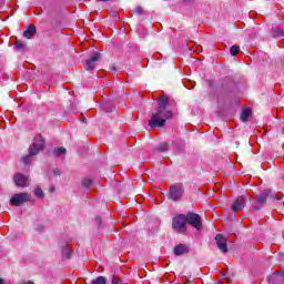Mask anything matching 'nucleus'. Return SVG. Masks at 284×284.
<instances>
[{"mask_svg":"<svg viewBox=\"0 0 284 284\" xmlns=\"http://www.w3.org/2000/svg\"><path fill=\"white\" fill-rule=\"evenodd\" d=\"M169 105L170 99L168 95H161L158 100L155 112H153L149 119V125L152 130L163 128L168 119H172V116H174L172 110L168 109Z\"/></svg>","mask_w":284,"mask_h":284,"instance_id":"obj_1","label":"nucleus"},{"mask_svg":"<svg viewBox=\"0 0 284 284\" xmlns=\"http://www.w3.org/2000/svg\"><path fill=\"white\" fill-rule=\"evenodd\" d=\"M45 148V140L41 135H36L33 143L29 146V154L21 159L24 165L32 163V156H37Z\"/></svg>","mask_w":284,"mask_h":284,"instance_id":"obj_2","label":"nucleus"},{"mask_svg":"<svg viewBox=\"0 0 284 284\" xmlns=\"http://www.w3.org/2000/svg\"><path fill=\"white\" fill-rule=\"evenodd\" d=\"M172 229L178 234H186V232H187V221L185 219V214H179L175 217H173Z\"/></svg>","mask_w":284,"mask_h":284,"instance_id":"obj_3","label":"nucleus"},{"mask_svg":"<svg viewBox=\"0 0 284 284\" xmlns=\"http://www.w3.org/2000/svg\"><path fill=\"white\" fill-rule=\"evenodd\" d=\"M32 199V194L24 192V193H16L11 196L10 203L13 207H21L23 203H28Z\"/></svg>","mask_w":284,"mask_h":284,"instance_id":"obj_4","label":"nucleus"},{"mask_svg":"<svg viewBox=\"0 0 284 284\" xmlns=\"http://www.w3.org/2000/svg\"><path fill=\"white\" fill-rule=\"evenodd\" d=\"M267 199H272V201H281V196L276 195V192L272 191V189H265L257 195L256 201L261 205H265Z\"/></svg>","mask_w":284,"mask_h":284,"instance_id":"obj_5","label":"nucleus"},{"mask_svg":"<svg viewBox=\"0 0 284 284\" xmlns=\"http://www.w3.org/2000/svg\"><path fill=\"white\" fill-rule=\"evenodd\" d=\"M267 199H272V201H281V196L276 195V192L272 191V189H265L257 195L256 201L261 205H265Z\"/></svg>","mask_w":284,"mask_h":284,"instance_id":"obj_6","label":"nucleus"},{"mask_svg":"<svg viewBox=\"0 0 284 284\" xmlns=\"http://www.w3.org/2000/svg\"><path fill=\"white\" fill-rule=\"evenodd\" d=\"M185 219L186 224L191 225L192 227H195L197 232H200V230H203V219L201 217V215L196 213H187L185 215Z\"/></svg>","mask_w":284,"mask_h":284,"instance_id":"obj_7","label":"nucleus"},{"mask_svg":"<svg viewBox=\"0 0 284 284\" xmlns=\"http://www.w3.org/2000/svg\"><path fill=\"white\" fill-rule=\"evenodd\" d=\"M183 194H185V190L182 184H172L169 189V199L171 201H181Z\"/></svg>","mask_w":284,"mask_h":284,"instance_id":"obj_8","label":"nucleus"},{"mask_svg":"<svg viewBox=\"0 0 284 284\" xmlns=\"http://www.w3.org/2000/svg\"><path fill=\"white\" fill-rule=\"evenodd\" d=\"M13 181L18 187H29L30 186V178H28L21 173H17L13 176Z\"/></svg>","mask_w":284,"mask_h":284,"instance_id":"obj_9","label":"nucleus"},{"mask_svg":"<svg viewBox=\"0 0 284 284\" xmlns=\"http://www.w3.org/2000/svg\"><path fill=\"white\" fill-rule=\"evenodd\" d=\"M215 243L217 245V248L223 252V254H227V237H225L223 234H217L215 236Z\"/></svg>","mask_w":284,"mask_h":284,"instance_id":"obj_10","label":"nucleus"},{"mask_svg":"<svg viewBox=\"0 0 284 284\" xmlns=\"http://www.w3.org/2000/svg\"><path fill=\"white\" fill-rule=\"evenodd\" d=\"M101 59V53L95 52L89 60L85 61L84 63V69L85 70H94L97 68V62L100 61Z\"/></svg>","mask_w":284,"mask_h":284,"instance_id":"obj_11","label":"nucleus"},{"mask_svg":"<svg viewBox=\"0 0 284 284\" xmlns=\"http://www.w3.org/2000/svg\"><path fill=\"white\" fill-rule=\"evenodd\" d=\"M245 207V200L243 197H239L233 205L231 206V210L233 212H241Z\"/></svg>","mask_w":284,"mask_h":284,"instance_id":"obj_12","label":"nucleus"},{"mask_svg":"<svg viewBox=\"0 0 284 284\" xmlns=\"http://www.w3.org/2000/svg\"><path fill=\"white\" fill-rule=\"evenodd\" d=\"M187 252H190V250L185 244H179L174 247V254L176 256H182V254H187Z\"/></svg>","mask_w":284,"mask_h":284,"instance_id":"obj_13","label":"nucleus"},{"mask_svg":"<svg viewBox=\"0 0 284 284\" xmlns=\"http://www.w3.org/2000/svg\"><path fill=\"white\" fill-rule=\"evenodd\" d=\"M37 34V27L34 26H29L28 29L23 32V37L27 39H32Z\"/></svg>","mask_w":284,"mask_h":284,"instance_id":"obj_14","label":"nucleus"},{"mask_svg":"<svg viewBox=\"0 0 284 284\" xmlns=\"http://www.w3.org/2000/svg\"><path fill=\"white\" fill-rule=\"evenodd\" d=\"M250 116H252V109L250 108L243 109L241 113V120L245 123V121H247Z\"/></svg>","mask_w":284,"mask_h":284,"instance_id":"obj_15","label":"nucleus"},{"mask_svg":"<svg viewBox=\"0 0 284 284\" xmlns=\"http://www.w3.org/2000/svg\"><path fill=\"white\" fill-rule=\"evenodd\" d=\"M72 256V248H70V245H64L62 247V257L63 258H70Z\"/></svg>","mask_w":284,"mask_h":284,"instance_id":"obj_16","label":"nucleus"},{"mask_svg":"<svg viewBox=\"0 0 284 284\" xmlns=\"http://www.w3.org/2000/svg\"><path fill=\"white\" fill-rule=\"evenodd\" d=\"M273 284H284V272L274 276Z\"/></svg>","mask_w":284,"mask_h":284,"instance_id":"obj_17","label":"nucleus"},{"mask_svg":"<svg viewBox=\"0 0 284 284\" xmlns=\"http://www.w3.org/2000/svg\"><path fill=\"white\" fill-rule=\"evenodd\" d=\"M170 144L168 142H162L156 146L158 152H168Z\"/></svg>","mask_w":284,"mask_h":284,"instance_id":"obj_18","label":"nucleus"},{"mask_svg":"<svg viewBox=\"0 0 284 284\" xmlns=\"http://www.w3.org/2000/svg\"><path fill=\"white\" fill-rule=\"evenodd\" d=\"M91 284H108V278H105V276H98L92 280Z\"/></svg>","mask_w":284,"mask_h":284,"instance_id":"obj_19","label":"nucleus"},{"mask_svg":"<svg viewBox=\"0 0 284 284\" xmlns=\"http://www.w3.org/2000/svg\"><path fill=\"white\" fill-rule=\"evenodd\" d=\"M93 181H92V179H89V178H84L83 180H82V185H83V187H85L87 190H90V187H91V185H93Z\"/></svg>","mask_w":284,"mask_h":284,"instance_id":"obj_20","label":"nucleus"},{"mask_svg":"<svg viewBox=\"0 0 284 284\" xmlns=\"http://www.w3.org/2000/svg\"><path fill=\"white\" fill-rule=\"evenodd\" d=\"M239 52H241V47H239V44H234L233 47H231L230 53L232 54V57H236Z\"/></svg>","mask_w":284,"mask_h":284,"instance_id":"obj_21","label":"nucleus"},{"mask_svg":"<svg viewBox=\"0 0 284 284\" xmlns=\"http://www.w3.org/2000/svg\"><path fill=\"white\" fill-rule=\"evenodd\" d=\"M16 50L23 51L26 50V43L23 41L17 40L14 43Z\"/></svg>","mask_w":284,"mask_h":284,"instance_id":"obj_22","label":"nucleus"},{"mask_svg":"<svg viewBox=\"0 0 284 284\" xmlns=\"http://www.w3.org/2000/svg\"><path fill=\"white\" fill-rule=\"evenodd\" d=\"M67 150L63 146L60 148H55L53 150V154H55V156H61V154H65Z\"/></svg>","mask_w":284,"mask_h":284,"instance_id":"obj_23","label":"nucleus"},{"mask_svg":"<svg viewBox=\"0 0 284 284\" xmlns=\"http://www.w3.org/2000/svg\"><path fill=\"white\" fill-rule=\"evenodd\" d=\"M34 194L36 196H38V199H43V196H45V194L43 193V190H41L40 186L36 187Z\"/></svg>","mask_w":284,"mask_h":284,"instance_id":"obj_24","label":"nucleus"},{"mask_svg":"<svg viewBox=\"0 0 284 284\" xmlns=\"http://www.w3.org/2000/svg\"><path fill=\"white\" fill-rule=\"evenodd\" d=\"M121 278L116 277L115 275H113V278H112V284H121Z\"/></svg>","mask_w":284,"mask_h":284,"instance_id":"obj_25","label":"nucleus"},{"mask_svg":"<svg viewBox=\"0 0 284 284\" xmlns=\"http://www.w3.org/2000/svg\"><path fill=\"white\" fill-rule=\"evenodd\" d=\"M274 37H283V31L282 29H277L274 31Z\"/></svg>","mask_w":284,"mask_h":284,"instance_id":"obj_26","label":"nucleus"},{"mask_svg":"<svg viewBox=\"0 0 284 284\" xmlns=\"http://www.w3.org/2000/svg\"><path fill=\"white\" fill-rule=\"evenodd\" d=\"M95 223H97L98 227H101V223H102L101 216L95 217Z\"/></svg>","mask_w":284,"mask_h":284,"instance_id":"obj_27","label":"nucleus"},{"mask_svg":"<svg viewBox=\"0 0 284 284\" xmlns=\"http://www.w3.org/2000/svg\"><path fill=\"white\" fill-rule=\"evenodd\" d=\"M135 13H136V14H143V8L136 7V8H135Z\"/></svg>","mask_w":284,"mask_h":284,"instance_id":"obj_28","label":"nucleus"},{"mask_svg":"<svg viewBox=\"0 0 284 284\" xmlns=\"http://www.w3.org/2000/svg\"><path fill=\"white\" fill-rule=\"evenodd\" d=\"M54 176H61V171L59 169L53 170Z\"/></svg>","mask_w":284,"mask_h":284,"instance_id":"obj_29","label":"nucleus"},{"mask_svg":"<svg viewBox=\"0 0 284 284\" xmlns=\"http://www.w3.org/2000/svg\"><path fill=\"white\" fill-rule=\"evenodd\" d=\"M184 3H194L195 0H182Z\"/></svg>","mask_w":284,"mask_h":284,"instance_id":"obj_30","label":"nucleus"},{"mask_svg":"<svg viewBox=\"0 0 284 284\" xmlns=\"http://www.w3.org/2000/svg\"><path fill=\"white\" fill-rule=\"evenodd\" d=\"M104 110H106V112H112V109H109L108 104L104 105Z\"/></svg>","mask_w":284,"mask_h":284,"instance_id":"obj_31","label":"nucleus"},{"mask_svg":"<svg viewBox=\"0 0 284 284\" xmlns=\"http://www.w3.org/2000/svg\"><path fill=\"white\" fill-rule=\"evenodd\" d=\"M110 70H116V67L111 65V67H110Z\"/></svg>","mask_w":284,"mask_h":284,"instance_id":"obj_32","label":"nucleus"},{"mask_svg":"<svg viewBox=\"0 0 284 284\" xmlns=\"http://www.w3.org/2000/svg\"><path fill=\"white\" fill-rule=\"evenodd\" d=\"M50 192H54V186H52V187L50 189Z\"/></svg>","mask_w":284,"mask_h":284,"instance_id":"obj_33","label":"nucleus"},{"mask_svg":"<svg viewBox=\"0 0 284 284\" xmlns=\"http://www.w3.org/2000/svg\"><path fill=\"white\" fill-rule=\"evenodd\" d=\"M255 210H261V206H255Z\"/></svg>","mask_w":284,"mask_h":284,"instance_id":"obj_34","label":"nucleus"},{"mask_svg":"<svg viewBox=\"0 0 284 284\" xmlns=\"http://www.w3.org/2000/svg\"><path fill=\"white\" fill-rule=\"evenodd\" d=\"M0 284H3V278H0Z\"/></svg>","mask_w":284,"mask_h":284,"instance_id":"obj_35","label":"nucleus"},{"mask_svg":"<svg viewBox=\"0 0 284 284\" xmlns=\"http://www.w3.org/2000/svg\"><path fill=\"white\" fill-rule=\"evenodd\" d=\"M100 1H103V2H105V1H110V0H100Z\"/></svg>","mask_w":284,"mask_h":284,"instance_id":"obj_36","label":"nucleus"}]
</instances>
